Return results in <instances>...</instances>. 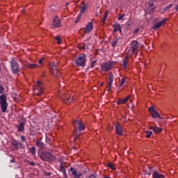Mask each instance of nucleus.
<instances>
[{"label":"nucleus","mask_w":178,"mask_h":178,"mask_svg":"<svg viewBox=\"0 0 178 178\" xmlns=\"http://www.w3.org/2000/svg\"><path fill=\"white\" fill-rule=\"evenodd\" d=\"M21 140L23 143H26V137L24 136H21Z\"/></svg>","instance_id":"nucleus-39"},{"label":"nucleus","mask_w":178,"mask_h":178,"mask_svg":"<svg viewBox=\"0 0 178 178\" xmlns=\"http://www.w3.org/2000/svg\"><path fill=\"white\" fill-rule=\"evenodd\" d=\"M63 99V102H65V104H66L67 105H68V104H70L71 102H73V97L72 96H70V98H65Z\"/></svg>","instance_id":"nucleus-24"},{"label":"nucleus","mask_w":178,"mask_h":178,"mask_svg":"<svg viewBox=\"0 0 178 178\" xmlns=\"http://www.w3.org/2000/svg\"><path fill=\"white\" fill-rule=\"evenodd\" d=\"M24 130V123L21 122L18 127V131L22 132Z\"/></svg>","instance_id":"nucleus-29"},{"label":"nucleus","mask_w":178,"mask_h":178,"mask_svg":"<svg viewBox=\"0 0 178 178\" xmlns=\"http://www.w3.org/2000/svg\"><path fill=\"white\" fill-rule=\"evenodd\" d=\"M44 58H40V60H39V63H40V65H42V61H44Z\"/></svg>","instance_id":"nucleus-40"},{"label":"nucleus","mask_w":178,"mask_h":178,"mask_svg":"<svg viewBox=\"0 0 178 178\" xmlns=\"http://www.w3.org/2000/svg\"><path fill=\"white\" fill-rule=\"evenodd\" d=\"M129 99H130V95H129L127 97H125L124 99H118V101L117 102V104H118V105L126 104L127 100Z\"/></svg>","instance_id":"nucleus-22"},{"label":"nucleus","mask_w":178,"mask_h":178,"mask_svg":"<svg viewBox=\"0 0 178 178\" xmlns=\"http://www.w3.org/2000/svg\"><path fill=\"white\" fill-rule=\"evenodd\" d=\"M93 26H94V23L92 22H90L85 27L84 33H90L92 30Z\"/></svg>","instance_id":"nucleus-16"},{"label":"nucleus","mask_w":178,"mask_h":178,"mask_svg":"<svg viewBox=\"0 0 178 178\" xmlns=\"http://www.w3.org/2000/svg\"><path fill=\"white\" fill-rule=\"evenodd\" d=\"M113 67V65L111 62L104 63L101 65L102 72H109Z\"/></svg>","instance_id":"nucleus-8"},{"label":"nucleus","mask_w":178,"mask_h":178,"mask_svg":"<svg viewBox=\"0 0 178 178\" xmlns=\"http://www.w3.org/2000/svg\"><path fill=\"white\" fill-rule=\"evenodd\" d=\"M108 166L110 169H112V170H115L116 169V168H115V165L112 163H108Z\"/></svg>","instance_id":"nucleus-31"},{"label":"nucleus","mask_w":178,"mask_h":178,"mask_svg":"<svg viewBox=\"0 0 178 178\" xmlns=\"http://www.w3.org/2000/svg\"><path fill=\"white\" fill-rule=\"evenodd\" d=\"M104 178H111V177H104Z\"/></svg>","instance_id":"nucleus-51"},{"label":"nucleus","mask_w":178,"mask_h":178,"mask_svg":"<svg viewBox=\"0 0 178 178\" xmlns=\"http://www.w3.org/2000/svg\"><path fill=\"white\" fill-rule=\"evenodd\" d=\"M74 60L77 66H86V54H82Z\"/></svg>","instance_id":"nucleus-7"},{"label":"nucleus","mask_w":178,"mask_h":178,"mask_svg":"<svg viewBox=\"0 0 178 178\" xmlns=\"http://www.w3.org/2000/svg\"><path fill=\"white\" fill-rule=\"evenodd\" d=\"M73 126L74 127V136L75 137L74 138V140H77L79 138V134H77V129L80 130H84L86 129V126H84V124L81 122V120H76L73 122Z\"/></svg>","instance_id":"nucleus-2"},{"label":"nucleus","mask_w":178,"mask_h":178,"mask_svg":"<svg viewBox=\"0 0 178 178\" xmlns=\"http://www.w3.org/2000/svg\"><path fill=\"white\" fill-rule=\"evenodd\" d=\"M153 177L154 178H165V176L162 174H159V172H155L153 174Z\"/></svg>","instance_id":"nucleus-27"},{"label":"nucleus","mask_w":178,"mask_h":178,"mask_svg":"<svg viewBox=\"0 0 178 178\" xmlns=\"http://www.w3.org/2000/svg\"><path fill=\"white\" fill-rule=\"evenodd\" d=\"M138 51H140V43L135 40L131 43L130 48L127 51V55L129 56H131V55H135V56H137Z\"/></svg>","instance_id":"nucleus-1"},{"label":"nucleus","mask_w":178,"mask_h":178,"mask_svg":"<svg viewBox=\"0 0 178 178\" xmlns=\"http://www.w3.org/2000/svg\"><path fill=\"white\" fill-rule=\"evenodd\" d=\"M129 62V56H127L124 60H123V63H122V66L124 69H127V63Z\"/></svg>","instance_id":"nucleus-23"},{"label":"nucleus","mask_w":178,"mask_h":178,"mask_svg":"<svg viewBox=\"0 0 178 178\" xmlns=\"http://www.w3.org/2000/svg\"><path fill=\"white\" fill-rule=\"evenodd\" d=\"M88 178H97V177H95V175H90Z\"/></svg>","instance_id":"nucleus-46"},{"label":"nucleus","mask_w":178,"mask_h":178,"mask_svg":"<svg viewBox=\"0 0 178 178\" xmlns=\"http://www.w3.org/2000/svg\"><path fill=\"white\" fill-rule=\"evenodd\" d=\"M81 19V14H79V15L77 17L76 19L75 20V23H79Z\"/></svg>","instance_id":"nucleus-36"},{"label":"nucleus","mask_w":178,"mask_h":178,"mask_svg":"<svg viewBox=\"0 0 178 178\" xmlns=\"http://www.w3.org/2000/svg\"><path fill=\"white\" fill-rule=\"evenodd\" d=\"M26 67L28 69H35L36 67H38V65L37 64H33V63H28L26 65Z\"/></svg>","instance_id":"nucleus-26"},{"label":"nucleus","mask_w":178,"mask_h":178,"mask_svg":"<svg viewBox=\"0 0 178 178\" xmlns=\"http://www.w3.org/2000/svg\"><path fill=\"white\" fill-rule=\"evenodd\" d=\"M172 6H173V4L170 3V5L164 8V10H169V9H170V8H172Z\"/></svg>","instance_id":"nucleus-35"},{"label":"nucleus","mask_w":178,"mask_h":178,"mask_svg":"<svg viewBox=\"0 0 178 178\" xmlns=\"http://www.w3.org/2000/svg\"><path fill=\"white\" fill-rule=\"evenodd\" d=\"M95 66V62H92L91 64H90V67L92 68Z\"/></svg>","instance_id":"nucleus-41"},{"label":"nucleus","mask_w":178,"mask_h":178,"mask_svg":"<svg viewBox=\"0 0 178 178\" xmlns=\"http://www.w3.org/2000/svg\"><path fill=\"white\" fill-rule=\"evenodd\" d=\"M124 18V15L118 16V20H123Z\"/></svg>","instance_id":"nucleus-38"},{"label":"nucleus","mask_w":178,"mask_h":178,"mask_svg":"<svg viewBox=\"0 0 178 178\" xmlns=\"http://www.w3.org/2000/svg\"><path fill=\"white\" fill-rule=\"evenodd\" d=\"M115 131L118 136H122V134H123V129L119 124L115 125Z\"/></svg>","instance_id":"nucleus-18"},{"label":"nucleus","mask_w":178,"mask_h":178,"mask_svg":"<svg viewBox=\"0 0 178 178\" xmlns=\"http://www.w3.org/2000/svg\"><path fill=\"white\" fill-rule=\"evenodd\" d=\"M12 145H13L16 148V149H19V148H22V147L23 146V143H22L16 140H14L12 142Z\"/></svg>","instance_id":"nucleus-20"},{"label":"nucleus","mask_w":178,"mask_h":178,"mask_svg":"<svg viewBox=\"0 0 178 178\" xmlns=\"http://www.w3.org/2000/svg\"><path fill=\"white\" fill-rule=\"evenodd\" d=\"M147 5L149 13H152V12L155 10V6H154V0H149V1L147 2Z\"/></svg>","instance_id":"nucleus-15"},{"label":"nucleus","mask_w":178,"mask_h":178,"mask_svg":"<svg viewBox=\"0 0 178 178\" xmlns=\"http://www.w3.org/2000/svg\"><path fill=\"white\" fill-rule=\"evenodd\" d=\"M46 176H51V172H45Z\"/></svg>","instance_id":"nucleus-47"},{"label":"nucleus","mask_w":178,"mask_h":178,"mask_svg":"<svg viewBox=\"0 0 178 178\" xmlns=\"http://www.w3.org/2000/svg\"><path fill=\"white\" fill-rule=\"evenodd\" d=\"M29 152H31V154H32L33 155H35L36 152H35V147H33L29 148Z\"/></svg>","instance_id":"nucleus-30"},{"label":"nucleus","mask_w":178,"mask_h":178,"mask_svg":"<svg viewBox=\"0 0 178 178\" xmlns=\"http://www.w3.org/2000/svg\"><path fill=\"white\" fill-rule=\"evenodd\" d=\"M29 165H31V166H34L35 165V163H34V162H33V161H30Z\"/></svg>","instance_id":"nucleus-45"},{"label":"nucleus","mask_w":178,"mask_h":178,"mask_svg":"<svg viewBox=\"0 0 178 178\" xmlns=\"http://www.w3.org/2000/svg\"><path fill=\"white\" fill-rule=\"evenodd\" d=\"M145 133L147 138H149V137H151V135L152 134V131H145Z\"/></svg>","instance_id":"nucleus-33"},{"label":"nucleus","mask_w":178,"mask_h":178,"mask_svg":"<svg viewBox=\"0 0 178 178\" xmlns=\"http://www.w3.org/2000/svg\"><path fill=\"white\" fill-rule=\"evenodd\" d=\"M11 67L13 73H19V65L17 64L16 60H15V59H13L11 60Z\"/></svg>","instance_id":"nucleus-10"},{"label":"nucleus","mask_w":178,"mask_h":178,"mask_svg":"<svg viewBox=\"0 0 178 178\" xmlns=\"http://www.w3.org/2000/svg\"><path fill=\"white\" fill-rule=\"evenodd\" d=\"M124 81H126V79L124 78H122L120 83V86L122 87V86H123V84H124Z\"/></svg>","instance_id":"nucleus-37"},{"label":"nucleus","mask_w":178,"mask_h":178,"mask_svg":"<svg viewBox=\"0 0 178 178\" xmlns=\"http://www.w3.org/2000/svg\"><path fill=\"white\" fill-rule=\"evenodd\" d=\"M149 129L152 130L155 134H159L162 131V128L158 127H149Z\"/></svg>","instance_id":"nucleus-21"},{"label":"nucleus","mask_w":178,"mask_h":178,"mask_svg":"<svg viewBox=\"0 0 178 178\" xmlns=\"http://www.w3.org/2000/svg\"><path fill=\"white\" fill-rule=\"evenodd\" d=\"M70 3H67L65 5H66V6H67V5H70Z\"/></svg>","instance_id":"nucleus-50"},{"label":"nucleus","mask_w":178,"mask_h":178,"mask_svg":"<svg viewBox=\"0 0 178 178\" xmlns=\"http://www.w3.org/2000/svg\"><path fill=\"white\" fill-rule=\"evenodd\" d=\"M36 145L40 148V149H44V143L41 140H36Z\"/></svg>","instance_id":"nucleus-25"},{"label":"nucleus","mask_w":178,"mask_h":178,"mask_svg":"<svg viewBox=\"0 0 178 178\" xmlns=\"http://www.w3.org/2000/svg\"><path fill=\"white\" fill-rule=\"evenodd\" d=\"M138 31H139L138 29H135L134 31V34H137V33H138Z\"/></svg>","instance_id":"nucleus-43"},{"label":"nucleus","mask_w":178,"mask_h":178,"mask_svg":"<svg viewBox=\"0 0 178 178\" xmlns=\"http://www.w3.org/2000/svg\"><path fill=\"white\" fill-rule=\"evenodd\" d=\"M113 33H116L117 31H119V33L122 34V26H120V24H113Z\"/></svg>","instance_id":"nucleus-17"},{"label":"nucleus","mask_w":178,"mask_h":178,"mask_svg":"<svg viewBox=\"0 0 178 178\" xmlns=\"http://www.w3.org/2000/svg\"><path fill=\"white\" fill-rule=\"evenodd\" d=\"M11 163H15V159H12V160L10 161Z\"/></svg>","instance_id":"nucleus-49"},{"label":"nucleus","mask_w":178,"mask_h":178,"mask_svg":"<svg viewBox=\"0 0 178 178\" xmlns=\"http://www.w3.org/2000/svg\"><path fill=\"white\" fill-rule=\"evenodd\" d=\"M87 8L88 6L86 5V3L84 1H83L81 3V6H80V15H83V13H86V11L87 10Z\"/></svg>","instance_id":"nucleus-19"},{"label":"nucleus","mask_w":178,"mask_h":178,"mask_svg":"<svg viewBox=\"0 0 178 178\" xmlns=\"http://www.w3.org/2000/svg\"><path fill=\"white\" fill-rule=\"evenodd\" d=\"M106 17H107V15H106V14H105L104 18V20H103L104 23H105V19H106Z\"/></svg>","instance_id":"nucleus-48"},{"label":"nucleus","mask_w":178,"mask_h":178,"mask_svg":"<svg viewBox=\"0 0 178 178\" xmlns=\"http://www.w3.org/2000/svg\"><path fill=\"white\" fill-rule=\"evenodd\" d=\"M149 112L154 119H156V118H159V119H163L162 117H161V115H159V113L155 111L154 106H152L149 108Z\"/></svg>","instance_id":"nucleus-9"},{"label":"nucleus","mask_w":178,"mask_h":178,"mask_svg":"<svg viewBox=\"0 0 178 178\" xmlns=\"http://www.w3.org/2000/svg\"><path fill=\"white\" fill-rule=\"evenodd\" d=\"M60 170L63 172L64 177H67V175H66V169H65V167H63V165L62 164L60 166Z\"/></svg>","instance_id":"nucleus-28"},{"label":"nucleus","mask_w":178,"mask_h":178,"mask_svg":"<svg viewBox=\"0 0 178 178\" xmlns=\"http://www.w3.org/2000/svg\"><path fill=\"white\" fill-rule=\"evenodd\" d=\"M52 26L56 29L60 27V26H62V24L60 23V19H59L58 17H56L53 20Z\"/></svg>","instance_id":"nucleus-14"},{"label":"nucleus","mask_w":178,"mask_h":178,"mask_svg":"<svg viewBox=\"0 0 178 178\" xmlns=\"http://www.w3.org/2000/svg\"><path fill=\"white\" fill-rule=\"evenodd\" d=\"M54 38L57 41V44H60L62 42V41L60 40V36L58 35L56 36Z\"/></svg>","instance_id":"nucleus-34"},{"label":"nucleus","mask_w":178,"mask_h":178,"mask_svg":"<svg viewBox=\"0 0 178 178\" xmlns=\"http://www.w3.org/2000/svg\"><path fill=\"white\" fill-rule=\"evenodd\" d=\"M3 92V87L0 86V94H2Z\"/></svg>","instance_id":"nucleus-42"},{"label":"nucleus","mask_w":178,"mask_h":178,"mask_svg":"<svg viewBox=\"0 0 178 178\" xmlns=\"http://www.w3.org/2000/svg\"><path fill=\"white\" fill-rule=\"evenodd\" d=\"M0 104L1 108V112H3V113H5V112H6V110L8 109V102H6V95H1L0 96Z\"/></svg>","instance_id":"nucleus-5"},{"label":"nucleus","mask_w":178,"mask_h":178,"mask_svg":"<svg viewBox=\"0 0 178 178\" xmlns=\"http://www.w3.org/2000/svg\"><path fill=\"white\" fill-rule=\"evenodd\" d=\"M166 22H168V18L163 19L161 21H160L158 23H156L152 27V29L153 30H158V29H159L160 27H162V26H163V24H165V23H166Z\"/></svg>","instance_id":"nucleus-11"},{"label":"nucleus","mask_w":178,"mask_h":178,"mask_svg":"<svg viewBox=\"0 0 178 178\" xmlns=\"http://www.w3.org/2000/svg\"><path fill=\"white\" fill-rule=\"evenodd\" d=\"M51 141V140L49 139V138H48L47 136H46V143H49Z\"/></svg>","instance_id":"nucleus-44"},{"label":"nucleus","mask_w":178,"mask_h":178,"mask_svg":"<svg viewBox=\"0 0 178 178\" xmlns=\"http://www.w3.org/2000/svg\"><path fill=\"white\" fill-rule=\"evenodd\" d=\"M109 79H108V91H111V89L112 88V83H113V79L115 77L113 76V73L112 72H109Z\"/></svg>","instance_id":"nucleus-12"},{"label":"nucleus","mask_w":178,"mask_h":178,"mask_svg":"<svg viewBox=\"0 0 178 178\" xmlns=\"http://www.w3.org/2000/svg\"><path fill=\"white\" fill-rule=\"evenodd\" d=\"M118 44V38H115L113 40V41L111 42L112 47H115Z\"/></svg>","instance_id":"nucleus-32"},{"label":"nucleus","mask_w":178,"mask_h":178,"mask_svg":"<svg viewBox=\"0 0 178 178\" xmlns=\"http://www.w3.org/2000/svg\"><path fill=\"white\" fill-rule=\"evenodd\" d=\"M49 67L51 69V73L56 77H59L60 76V72L58 70V67L55 62L51 63L49 64Z\"/></svg>","instance_id":"nucleus-6"},{"label":"nucleus","mask_w":178,"mask_h":178,"mask_svg":"<svg viewBox=\"0 0 178 178\" xmlns=\"http://www.w3.org/2000/svg\"><path fill=\"white\" fill-rule=\"evenodd\" d=\"M40 158L46 162H52V161H55V156L52 155V154L47 152H42L40 154Z\"/></svg>","instance_id":"nucleus-3"},{"label":"nucleus","mask_w":178,"mask_h":178,"mask_svg":"<svg viewBox=\"0 0 178 178\" xmlns=\"http://www.w3.org/2000/svg\"><path fill=\"white\" fill-rule=\"evenodd\" d=\"M36 88L33 90L34 94L38 95V97L44 94V88L42 87V83L38 81L36 83Z\"/></svg>","instance_id":"nucleus-4"},{"label":"nucleus","mask_w":178,"mask_h":178,"mask_svg":"<svg viewBox=\"0 0 178 178\" xmlns=\"http://www.w3.org/2000/svg\"><path fill=\"white\" fill-rule=\"evenodd\" d=\"M70 172H72V175L73 176L74 178H81L82 175L81 172L77 171V170L71 168L70 169Z\"/></svg>","instance_id":"nucleus-13"}]
</instances>
